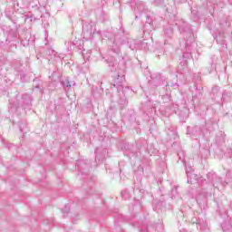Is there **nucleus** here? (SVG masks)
<instances>
[{
  "label": "nucleus",
  "mask_w": 232,
  "mask_h": 232,
  "mask_svg": "<svg viewBox=\"0 0 232 232\" xmlns=\"http://www.w3.org/2000/svg\"><path fill=\"white\" fill-rule=\"evenodd\" d=\"M106 62L109 64V68H111V72L113 73L112 86L116 88L118 93H121V92L124 93V82H126V71L124 70V68H115V66H117L115 58H110L109 60H106Z\"/></svg>",
  "instance_id": "1"
},
{
  "label": "nucleus",
  "mask_w": 232,
  "mask_h": 232,
  "mask_svg": "<svg viewBox=\"0 0 232 232\" xmlns=\"http://www.w3.org/2000/svg\"><path fill=\"white\" fill-rule=\"evenodd\" d=\"M201 181V195L205 198L211 197L213 188H218L217 182H220V179L217 177V174L208 172L207 174V179H200Z\"/></svg>",
  "instance_id": "2"
},
{
  "label": "nucleus",
  "mask_w": 232,
  "mask_h": 232,
  "mask_svg": "<svg viewBox=\"0 0 232 232\" xmlns=\"http://www.w3.org/2000/svg\"><path fill=\"white\" fill-rule=\"evenodd\" d=\"M82 35L84 39L92 40L95 37V35H98V37L101 38L102 33L95 29V23L91 22L85 23L82 25Z\"/></svg>",
  "instance_id": "3"
},
{
  "label": "nucleus",
  "mask_w": 232,
  "mask_h": 232,
  "mask_svg": "<svg viewBox=\"0 0 232 232\" xmlns=\"http://www.w3.org/2000/svg\"><path fill=\"white\" fill-rule=\"evenodd\" d=\"M173 19L175 21L176 26H178L180 34H187V35H189L191 37L192 32L191 28L189 27V24L186 23L184 20H179L177 19V15H173Z\"/></svg>",
  "instance_id": "4"
},
{
  "label": "nucleus",
  "mask_w": 232,
  "mask_h": 232,
  "mask_svg": "<svg viewBox=\"0 0 232 232\" xmlns=\"http://www.w3.org/2000/svg\"><path fill=\"white\" fill-rule=\"evenodd\" d=\"M126 41H124V38L119 34L114 35L112 45H111V51L114 53H119L121 52V46L124 44Z\"/></svg>",
  "instance_id": "5"
},
{
  "label": "nucleus",
  "mask_w": 232,
  "mask_h": 232,
  "mask_svg": "<svg viewBox=\"0 0 232 232\" xmlns=\"http://www.w3.org/2000/svg\"><path fill=\"white\" fill-rule=\"evenodd\" d=\"M164 43L169 44L171 39H173V27L169 26L164 28Z\"/></svg>",
  "instance_id": "6"
},
{
  "label": "nucleus",
  "mask_w": 232,
  "mask_h": 232,
  "mask_svg": "<svg viewBox=\"0 0 232 232\" xmlns=\"http://www.w3.org/2000/svg\"><path fill=\"white\" fill-rule=\"evenodd\" d=\"M195 220H196L198 229H200L201 232H210L209 227H208V224H206L204 220L197 219V218H195Z\"/></svg>",
  "instance_id": "7"
},
{
  "label": "nucleus",
  "mask_w": 232,
  "mask_h": 232,
  "mask_svg": "<svg viewBox=\"0 0 232 232\" xmlns=\"http://www.w3.org/2000/svg\"><path fill=\"white\" fill-rule=\"evenodd\" d=\"M21 103L22 107L24 109H26V106L30 107V104H32V96H30V94H24L22 96Z\"/></svg>",
  "instance_id": "8"
},
{
  "label": "nucleus",
  "mask_w": 232,
  "mask_h": 232,
  "mask_svg": "<svg viewBox=\"0 0 232 232\" xmlns=\"http://www.w3.org/2000/svg\"><path fill=\"white\" fill-rule=\"evenodd\" d=\"M128 46L132 51L140 50V40H130V41H128Z\"/></svg>",
  "instance_id": "9"
},
{
  "label": "nucleus",
  "mask_w": 232,
  "mask_h": 232,
  "mask_svg": "<svg viewBox=\"0 0 232 232\" xmlns=\"http://www.w3.org/2000/svg\"><path fill=\"white\" fill-rule=\"evenodd\" d=\"M182 162L185 165V169H186V174H187V178H188V184H193V181L191 180V179H189V177H191V173L193 172V168H191V166H186V162L184 161V160H181Z\"/></svg>",
  "instance_id": "10"
},
{
  "label": "nucleus",
  "mask_w": 232,
  "mask_h": 232,
  "mask_svg": "<svg viewBox=\"0 0 232 232\" xmlns=\"http://www.w3.org/2000/svg\"><path fill=\"white\" fill-rule=\"evenodd\" d=\"M118 93L120 96L118 102H119V104H121V106L122 108L123 106H126L128 104V100L126 99V94L124 93V91H123V93H122V91H121Z\"/></svg>",
  "instance_id": "11"
},
{
  "label": "nucleus",
  "mask_w": 232,
  "mask_h": 232,
  "mask_svg": "<svg viewBox=\"0 0 232 232\" xmlns=\"http://www.w3.org/2000/svg\"><path fill=\"white\" fill-rule=\"evenodd\" d=\"M150 46H151V44L148 42V40L140 41V50L148 52V50H150Z\"/></svg>",
  "instance_id": "12"
},
{
  "label": "nucleus",
  "mask_w": 232,
  "mask_h": 232,
  "mask_svg": "<svg viewBox=\"0 0 232 232\" xmlns=\"http://www.w3.org/2000/svg\"><path fill=\"white\" fill-rule=\"evenodd\" d=\"M61 84L63 88H72V86H75V82H70V79L65 78L61 81Z\"/></svg>",
  "instance_id": "13"
},
{
  "label": "nucleus",
  "mask_w": 232,
  "mask_h": 232,
  "mask_svg": "<svg viewBox=\"0 0 232 232\" xmlns=\"http://www.w3.org/2000/svg\"><path fill=\"white\" fill-rule=\"evenodd\" d=\"M16 110H19V102H14V103H12V100H11L10 101V111L12 113H14V111H15Z\"/></svg>",
  "instance_id": "14"
},
{
  "label": "nucleus",
  "mask_w": 232,
  "mask_h": 232,
  "mask_svg": "<svg viewBox=\"0 0 232 232\" xmlns=\"http://www.w3.org/2000/svg\"><path fill=\"white\" fill-rule=\"evenodd\" d=\"M48 59L49 61H51V59H53V61H59V59H61V56L57 52L54 51V53H53V57H50Z\"/></svg>",
  "instance_id": "15"
},
{
  "label": "nucleus",
  "mask_w": 232,
  "mask_h": 232,
  "mask_svg": "<svg viewBox=\"0 0 232 232\" xmlns=\"http://www.w3.org/2000/svg\"><path fill=\"white\" fill-rule=\"evenodd\" d=\"M121 197L124 200H128L130 198V192L128 190L121 191Z\"/></svg>",
  "instance_id": "16"
},
{
  "label": "nucleus",
  "mask_w": 232,
  "mask_h": 232,
  "mask_svg": "<svg viewBox=\"0 0 232 232\" xmlns=\"http://www.w3.org/2000/svg\"><path fill=\"white\" fill-rule=\"evenodd\" d=\"M198 130H199L198 127H194L192 129L191 132L187 131V135H191V133H192V135H197V131H198Z\"/></svg>",
  "instance_id": "17"
},
{
  "label": "nucleus",
  "mask_w": 232,
  "mask_h": 232,
  "mask_svg": "<svg viewBox=\"0 0 232 232\" xmlns=\"http://www.w3.org/2000/svg\"><path fill=\"white\" fill-rule=\"evenodd\" d=\"M225 155H226V157H227V159H231V157H232V148L227 149V151H226V153H225Z\"/></svg>",
  "instance_id": "18"
},
{
  "label": "nucleus",
  "mask_w": 232,
  "mask_h": 232,
  "mask_svg": "<svg viewBox=\"0 0 232 232\" xmlns=\"http://www.w3.org/2000/svg\"><path fill=\"white\" fill-rule=\"evenodd\" d=\"M21 44H23V46H28V44H30V39H22Z\"/></svg>",
  "instance_id": "19"
},
{
  "label": "nucleus",
  "mask_w": 232,
  "mask_h": 232,
  "mask_svg": "<svg viewBox=\"0 0 232 232\" xmlns=\"http://www.w3.org/2000/svg\"><path fill=\"white\" fill-rule=\"evenodd\" d=\"M53 53H55V51L53 49H48L46 52V55L49 56V59H50V57H53Z\"/></svg>",
  "instance_id": "20"
},
{
  "label": "nucleus",
  "mask_w": 232,
  "mask_h": 232,
  "mask_svg": "<svg viewBox=\"0 0 232 232\" xmlns=\"http://www.w3.org/2000/svg\"><path fill=\"white\" fill-rule=\"evenodd\" d=\"M162 3H164V0H154V5L156 6H160V5H162Z\"/></svg>",
  "instance_id": "21"
},
{
  "label": "nucleus",
  "mask_w": 232,
  "mask_h": 232,
  "mask_svg": "<svg viewBox=\"0 0 232 232\" xmlns=\"http://www.w3.org/2000/svg\"><path fill=\"white\" fill-rule=\"evenodd\" d=\"M28 19H30V21H33L34 20V16H32V14L25 15V21H28Z\"/></svg>",
  "instance_id": "22"
},
{
  "label": "nucleus",
  "mask_w": 232,
  "mask_h": 232,
  "mask_svg": "<svg viewBox=\"0 0 232 232\" xmlns=\"http://www.w3.org/2000/svg\"><path fill=\"white\" fill-rule=\"evenodd\" d=\"M188 57H191V53H183V59H188Z\"/></svg>",
  "instance_id": "23"
},
{
  "label": "nucleus",
  "mask_w": 232,
  "mask_h": 232,
  "mask_svg": "<svg viewBox=\"0 0 232 232\" xmlns=\"http://www.w3.org/2000/svg\"><path fill=\"white\" fill-rule=\"evenodd\" d=\"M99 151V149H96L95 153H96V158L95 160H99V162H101V159H99V154H97Z\"/></svg>",
  "instance_id": "24"
},
{
  "label": "nucleus",
  "mask_w": 232,
  "mask_h": 232,
  "mask_svg": "<svg viewBox=\"0 0 232 232\" xmlns=\"http://www.w3.org/2000/svg\"><path fill=\"white\" fill-rule=\"evenodd\" d=\"M221 45L223 48H227V44H226V41H221Z\"/></svg>",
  "instance_id": "25"
},
{
  "label": "nucleus",
  "mask_w": 232,
  "mask_h": 232,
  "mask_svg": "<svg viewBox=\"0 0 232 232\" xmlns=\"http://www.w3.org/2000/svg\"><path fill=\"white\" fill-rule=\"evenodd\" d=\"M147 150H148V151H149V153H150V155H153V153H155V150H151L150 149V146H148Z\"/></svg>",
  "instance_id": "26"
},
{
  "label": "nucleus",
  "mask_w": 232,
  "mask_h": 232,
  "mask_svg": "<svg viewBox=\"0 0 232 232\" xmlns=\"http://www.w3.org/2000/svg\"><path fill=\"white\" fill-rule=\"evenodd\" d=\"M226 226H227V223H223V224L221 225V227H222L223 231H226Z\"/></svg>",
  "instance_id": "27"
},
{
  "label": "nucleus",
  "mask_w": 232,
  "mask_h": 232,
  "mask_svg": "<svg viewBox=\"0 0 232 232\" xmlns=\"http://www.w3.org/2000/svg\"><path fill=\"white\" fill-rule=\"evenodd\" d=\"M23 128H24V124L21 123V124L19 125V130H20V131H23Z\"/></svg>",
  "instance_id": "28"
},
{
  "label": "nucleus",
  "mask_w": 232,
  "mask_h": 232,
  "mask_svg": "<svg viewBox=\"0 0 232 232\" xmlns=\"http://www.w3.org/2000/svg\"><path fill=\"white\" fill-rule=\"evenodd\" d=\"M147 23H148V24H150V26H151V22H150V16H147Z\"/></svg>",
  "instance_id": "29"
},
{
  "label": "nucleus",
  "mask_w": 232,
  "mask_h": 232,
  "mask_svg": "<svg viewBox=\"0 0 232 232\" xmlns=\"http://www.w3.org/2000/svg\"><path fill=\"white\" fill-rule=\"evenodd\" d=\"M125 3H133V0H126Z\"/></svg>",
  "instance_id": "30"
},
{
  "label": "nucleus",
  "mask_w": 232,
  "mask_h": 232,
  "mask_svg": "<svg viewBox=\"0 0 232 232\" xmlns=\"http://www.w3.org/2000/svg\"><path fill=\"white\" fill-rule=\"evenodd\" d=\"M200 133H202V131L198 130V135H200Z\"/></svg>",
  "instance_id": "31"
},
{
  "label": "nucleus",
  "mask_w": 232,
  "mask_h": 232,
  "mask_svg": "<svg viewBox=\"0 0 232 232\" xmlns=\"http://www.w3.org/2000/svg\"><path fill=\"white\" fill-rule=\"evenodd\" d=\"M121 33L124 34V29L123 28H121Z\"/></svg>",
  "instance_id": "32"
},
{
  "label": "nucleus",
  "mask_w": 232,
  "mask_h": 232,
  "mask_svg": "<svg viewBox=\"0 0 232 232\" xmlns=\"http://www.w3.org/2000/svg\"><path fill=\"white\" fill-rule=\"evenodd\" d=\"M167 12L169 14V9L167 8Z\"/></svg>",
  "instance_id": "33"
},
{
  "label": "nucleus",
  "mask_w": 232,
  "mask_h": 232,
  "mask_svg": "<svg viewBox=\"0 0 232 232\" xmlns=\"http://www.w3.org/2000/svg\"><path fill=\"white\" fill-rule=\"evenodd\" d=\"M169 24L173 25V23L169 22Z\"/></svg>",
  "instance_id": "34"
},
{
  "label": "nucleus",
  "mask_w": 232,
  "mask_h": 232,
  "mask_svg": "<svg viewBox=\"0 0 232 232\" xmlns=\"http://www.w3.org/2000/svg\"><path fill=\"white\" fill-rule=\"evenodd\" d=\"M179 160H182V158H181V157H179Z\"/></svg>",
  "instance_id": "35"
},
{
  "label": "nucleus",
  "mask_w": 232,
  "mask_h": 232,
  "mask_svg": "<svg viewBox=\"0 0 232 232\" xmlns=\"http://www.w3.org/2000/svg\"><path fill=\"white\" fill-rule=\"evenodd\" d=\"M192 221L195 222V218H193Z\"/></svg>",
  "instance_id": "36"
},
{
  "label": "nucleus",
  "mask_w": 232,
  "mask_h": 232,
  "mask_svg": "<svg viewBox=\"0 0 232 232\" xmlns=\"http://www.w3.org/2000/svg\"><path fill=\"white\" fill-rule=\"evenodd\" d=\"M138 188H134V191L137 190Z\"/></svg>",
  "instance_id": "37"
},
{
  "label": "nucleus",
  "mask_w": 232,
  "mask_h": 232,
  "mask_svg": "<svg viewBox=\"0 0 232 232\" xmlns=\"http://www.w3.org/2000/svg\"><path fill=\"white\" fill-rule=\"evenodd\" d=\"M138 188H134V191L137 190Z\"/></svg>",
  "instance_id": "38"
},
{
  "label": "nucleus",
  "mask_w": 232,
  "mask_h": 232,
  "mask_svg": "<svg viewBox=\"0 0 232 232\" xmlns=\"http://www.w3.org/2000/svg\"><path fill=\"white\" fill-rule=\"evenodd\" d=\"M184 232H186V231H184Z\"/></svg>",
  "instance_id": "39"
}]
</instances>
